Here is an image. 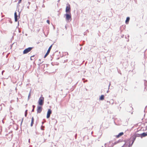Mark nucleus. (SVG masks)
<instances>
[{
    "mask_svg": "<svg viewBox=\"0 0 147 147\" xmlns=\"http://www.w3.org/2000/svg\"><path fill=\"white\" fill-rule=\"evenodd\" d=\"M23 121V118L22 119V120L21 121V124H20V125L21 126L22 125V122Z\"/></svg>",
    "mask_w": 147,
    "mask_h": 147,
    "instance_id": "b1692460",
    "label": "nucleus"
},
{
    "mask_svg": "<svg viewBox=\"0 0 147 147\" xmlns=\"http://www.w3.org/2000/svg\"><path fill=\"white\" fill-rule=\"evenodd\" d=\"M134 135L135 137H136V138L137 137H140V134L137 133L135 134H134Z\"/></svg>",
    "mask_w": 147,
    "mask_h": 147,
    "instance_id": "dca6fc26",
    "label": "nucleus"
},
{
    "mask_svg": "<svg viewBox=\"0 0 147 147\" xmlns=\"http://www.w3.org/2000/svg\"><path fill=\"white\" fill-rule=\"evenodd\" d=\"M2 122H3V120H2Z\"/></svg>",
    "mask_w": 147,
    "mask_h": 147,
    "instance_id": "09e8293b",
    "label": "nucleus"
},
{
    "mask_svg": "<svg viewBox=\"0 0 147 147\" xmlns=\"http://www.w3.org/2000/svg\"><path fill=\"white\" fill-rule=\"evenodd\" d=\"M32 107L33 109H34L35 107V106L34 105H33Z\"/></svg>",
    "mask_w": 147,
    "mask_h": 147,
    "instance_id": "cd10ccee",
    "label": "nucleus"
},
{
    "mask_svg": "<svg viewBox=\"0 0 147 147\" xmlns=\"http://www.w3.org/2000/svg\"><path fill=\"white\" fill-rule=\"evenodd\" d=\"M20 65H13V67L16 70L20 68Z\"/></svg>",
    "mask_w": 147,
    "mask_h": 147,
    "instance_id": "1a4fd4ad",
    "label": "nucleus"
},
{
    "mask_svg": "<svg viewBox=\"0 0 147 147\" xmlns=\"http://www.w3.org/2000/svg\"><path fill=\"white\" fill-rule=\"evenodd\" d=\"M52 113V111L50 109H49L48 110L47 115V118L48 119L49 118L51 114Z\"/></svg>",
    "mask_w": 147,
    "mask_h": 147,
    "instance_id": "423d86ee",
    "label": "nucleus"
},
{
    "mask_svg": "<svg viewBox=\"0 0 147 147\" xmlns=\"http://www.w3.org/2000/svg\"><path fill=\"white\" fill-rule=\"evenodd\" d=\"M76 136H77V134H76V135H75V137H76Z\"/></svg>",
    "mask_w": 147,
    "mask_h": 147,
    "instance_id": "e433bc0d",
    "label": "nucleus"
},
{
    "mask_svg": "<svg viewBox=\"0 0 147 147\" xmlns=\"http://www.w3.org/2000/svg\"><path fill=\"white\" fill-rule=\"evenodd\" d=\"M102 147H103V146H102Z\"/></svg>",
    "mask_w": 147,
    "mask_h": 147,
    "instance_id": "603ef678",
    "label": "nucleus"
},
{
    "mask_svg": "<svg viewBox=\"0 0 147 147\" xmlns=\"http://www.w3.org/2000/svg\"><path fill=\"white\" fill-rule=\"evenodd\" d=\"M52 45H51L50 46V47H49L46 54H45V55L44 56V58H45L47 56V55L49 54V53L50 52V50L51 49V47H52Z\"/></svg>",
    "mask_w": 147,
    "mask_h": 147,
    "instance_id": "0eeeda50",
    "label": "nucleus"
},
{
    "mask_svg": "<svg viewBox=\"0 0 147 147\" xmlns=\"http://www.w3.org/2000/svg\"><path fill=\"white\" fill-rule=\"evenodd\" d=\"M131 147V146H129V147Z\"/></svg>",
    "mask_w": 147,
    "mask_h": 147,
    "instance_id": "8fccbe9b",
    "label": "nucleus"
},
{
    "mask_svg": "<svg viewBox=\"0 0 147 147\" xmlns=\"http://www.w3.org/2000/svg\"><path fill=\"white\" fill-rule=\"evenodd\" d=\"M107 102H109V101H107Z\"/></svg>",
    "mask_w": 147,
    "mask_h": 147,
    "instance_id": "ea45409f",
    "label": "nucleus"
},
{
    "mask_svg": "<svg viewBox=\"0 0 147 147\" xmlns=\"http://www.w3.org/2000/svg\"><path fill=\"white\" fill-rule=\"evenodd\" d=\"M65 15L66 16V19L67 20H69L71 19V13H66Z\"/></svg>",
    "mask_w": 147,
    "mask_h": 147,
    "instance_id": "20e7f679",
    "label": "nucleus"
},
{
    "mask_svg": "<svg viewBox=\"0 0 147 147\" xmlns=\"http://www.w3.org/2000/svg\"><path fill=\"white\" fill-rule=\"evenodd\" d=\"M13 44V43L11 45V46H12Z\"/></svg>",
    "mask_w": 147,
    "mask_h": 147,
    "instance_id": "49530a36",
    "label": "nucleus"
},
{
    "mask_svg": "<svg viewBox=\"0 0 147 147\" xmlns=\"http://www.w3.org/2000/svg\"><path fill=\"white\" fill-rule=\"evenodd\" d=\"M42 126H41V129H42V130H43V129H42Z\"/></svg>",
    "mask_w": 147,
    "mask_h": 147,
    "instance_id": "473e14b6",
    "label": "nucleus"
},
{
    "mask_svg": "<svg viewBox=\"0 0 147 147\" xmlns=\"http://www.w3.org/2000/svg\"><path fill=\"white\" fill-rule=\"evenodd\" d=\"M47 22L49 24H50V21L49 20H47Z\"/></svg>",
    "mask_w": 147,
    "mask_h": 147,
    "instance_id": "393cba45",
    "label": "nucleus"
},
{
    "mask_svg": "<svg viewBox=\"0 0 147 147\" xmlns=\"http://www.w3.org/2000/svg\"><path fill=\"white\" fill-rule=\"evenodd\" d=\"M4 71V70H3L2 71V74H3V72Z\"/></svg>",
    "mask_w": 147,
    "mask_h": 147,
    "instance_id": "2f4dec72",
    "label": "nucleus"
},
{
    "mask_svg": "<svg viewBox=\"0 0 147 147\" xmlns=\"http://www.w3.org/2000/svg\"><path fill=\"white\" fill-rule=\"evenodd\" d=\"M47 67V65H46Z\"/></svg>",
    "mask_w": 147,
    "mask_h": 147,
    "instance_id": "3c124183",
    "label": "nucleus"
},
{
    "mask_svg": "<svg viewBox=\"0 0 147 147\" xmlns=\"http://www.w3.org/2000/svg\"><path fill=\"white\" fill-rule=\"evenodd\" d=\"M21 1L19 0L18 4H19V3H20L21 2Z\"/></svg>",
    "mask_w": 147,
    "mask_h": 147,
    "instance_id": "bb28decb",
    "label": "nucleus"
},
{
    "mask_svg": "<svg viewBox=\"0 0 147 147\" xmlns=\"http://www.w3.org/2000/svg\"><path fill=\"white\" fill-rule=\"evenodd\" d=\"M124 134L123 132H121L119 133L116 136V137L117 138H119V137L122 136Z\"/></svg>",
    "mask_w": 147,
    "mask_h": 147,
    "instance_id": "9b49d317",
    "label": "nucleus"
},
{
    "mask_svg": "<svg viewBox=\"0 0 147 147\" xmlns=\"http://www.w3.org/2000/svg\"><path fill=\"white\" fill-rule=\"evenodd\" d=\"M39 65V66H38V68H39V67H40V65Z\"/></svg>",
    "mask_w": 147,
    "mask_h": 147,
    "instance_id": "4c0bfd02",
    "label": "nucleus"
},
{
    "mask_svg": "<svg viewBox=\"0 0 147 147\" xmlns=\"http://www.w3.org/2000/svg\"><path fill=\"white\" fill-rule=\"evenodd\" d=\"M34 111V109H33L32 110V112H33Z\"/></svg>",
    "mask_w": 147,
    "mask_h": 147,
    "instance_id": "c756f323",
    "label": "nucleus"
},
{
    "mask_svg": "<svg viewBox=\"0 0 147 147\" xmlns=\"http://www.w3.org/2000/svg\"><path fill=\"white\" fill-rule=\"evenodd\" d=\"M128 36V37H129V35H128V36Z\"/></svg>",
    "mask_w": 147,
    "mask_h": 147,
    "instance_id": "37998d69",
    "label": "nucleus"
},
{
    "mask_svg": "<svg viewBox=\"0 0 147 147\" xmlns=\"http://www.w3.org/2000/svg\"><path fill=\"white\" fill-rule=\"evenodd\" d=\"M27 111H28V110H26L25 112V117H26L27 116Z\"/></svg>",
    "mask_w": 147,
    "mask_h": 147,
    "instance_id": "6ab92c4d",
    "label": "nucleus"
},
{
    "mask_svg": "<svg viewBox=\"0 0 147 147\" xmlns=\"http://www.w3.org/2000/svg\"><path fill=\"white\" fill-rule=\"evenodd\" d=\"M130 20V18L129 17H127L126 18V20H125V23L126 24H128Z\"/></svg>",
    "mask_w": 147,
    "mask_h": 147,
    "instance_id": "4468645a",
    "label": "nucleus"
},
{
    "mask_svg": "<svg viewBox=\"0 0 147 147\" xmlns=\"http://www.w3.org/2000/svg\"><path fill=\"white\" fill-rule=\"evenodd\" d=\"M88 81L87 80H84V81H83V82L84 83Z\"/></svg>",
    "mask_w": 147,
    "mask_h": 147,
    "instance_id": "c85d7f7f",
    "label": "nucleus"
},
{
    "mask_svg": "<svg viewBox=\"0 0 147 147\" xmlns=\"http://www.w3.org/2000/svg\"><path fill=\"white\" fill-rule=\"evenodd\" d=\"M114 103V101L113 99H112L109 101V103L113 105Z\"/></svg>",
    "mask_w": 147,
    "mask_h": 147,
    "instance_id": "a211bd4d",
    "label": "nucleus"
},
{
    "mask_svg": "<svg viewBox=\"0 0 147 147\" xmlns=\"http://www.w3.org/2000/svg\"><path fill=\"white\" fill-rule=\"evenodd\" d=\"M139 130H138L137 132H138Z\"/></svg>",
    "mask_w": 147,
    "mask_h": 147,
    "instance_id": "a18cd8bd",
    "label": "nucleus"
},
{
    "mask_svg": "<svg viewBox=\"0 0 147 147\" xmlns=\"http://www.w3.org/2000/svg\"><path fill=\"white\" fill-rule=\"evenodd\" d=\"M65 28H66V26H65Z\"/></svg>",
    "mask_w": 147,
    "mask_h": 147,
    "instance_id": "de8ad7c7",
    "label": "nucleus"
},
{
    "mask_svg": "<svg viewBox=\"0 0 147 147\" xmlns=\"http://www.w3.org/2000/svg\"><path fill=\"white\" fill-rule=\"evenodd\" d=\"M134 142L132 141V142L131 144H130L129 146H132V145L133 144Z\"/></svg>",
    "mask_w": 147,
    "mask_h": 147,
    "instance_id": "4be33fe9",
    "label": "nucleus"
},
{
    "mask_svg": "<svg viewBox=\"0 0 147 147\" xmlns=\"http://www.w3.org/2000/svg\"><path fill=\"white\" fill-rule=\"evenodd\" d=\"M85 78H83L82 79V80L84 81V80H85Z\"/></svg>",
    "mask_w": 147,
    "mask_h": 147,
    "instance_id": "f704fd0d",
    "label": "nucleus"
},
{
    "mask_svg": "<svg viewBox=\"0 0 147 147\" xmlns=\"http://www.w3.org/2000/svg\"><path fill=\"white\" fill-rule=\"evenodd\" d=\"M131 138H132V141H133V142H134L135 141V140H136V137H135L134 135L132 137H131Z\"/></svg>",
    "mask_w": 147,
    "mask_h": 147,
    "instance_id": "2eb2a0df",
    "label": "nucleus"
},
{
    "mask_svg": "<svg viewBox=\"0 0 147 147\" xmlns=\"http://www.w3.org/2000/svg\"><path fill=\"white\" fill-rule=\"evenodd\" d=\"M104 99V96L103 95H102L99 98V100H103Z\"/></svg>",
    "mask_w": 147,
    "mask_h": 147,
    "instance_id": "ddd939ff",
    "label": "nucleus"
},
{
    "mask_svg": "<svg viewBox=\"0 0 147 147\" xmlns=\"http://www.w3.org/2000/svg\"><path fill=\"white\" fill-rule=\"evenodd\" d=\"M114 145V144H113V143H112L111 146H109L108 147H113Z\"/></svg>",
    "mask_w": 147,
    "mask_h": 147,
    "instance_id": "412c9836",
    "label": "nucleus"
},
{
    "mask_svg": "<svg viewBox=\"0 0 147 147\" xmlns=\"http://www.w3.org/2000/svg\"><path fill=\"white\" fill-rule=\"evenodd\" d=\"M140 137L142 138L143 137H145L147 136V132H143L142 133L140 134Z\"/></svg>",
    "mask_w": 147,
    "mask_h": 147,
    "instance_id": "9d476101",
    "label": "nucleus"
},
{
    "mask_svg": "<svg viewBox=\"0 0 147 147\" xmlns=\"http://www.w3.org/2000/svg\"><path fill=\"white\" fill-rule=\"evenodd\" d=\"M123 36H124V35H123V36H122V37H123Z\"/></svg>",
    "mask_w": 147,
    "mask_h": 147,
    "instance_id": "c03bdc74",
    "label": "nucleus"
},
{
    "mask_svg": "<svg viewBox=\"0 0 147 147\" xmlns=\"http://www.w3.org/2000/svg\"><path fill=\"white\" fill-rule=\"evenodd\" d=\"M42 126H41V129H42V130H43V129H42Z\"/></svg>",
    "mask_w": 147,
    "mask_h": 147,
    "instance_id": "72a5a7b5",
    "label": "nucleus"
},
{
    "mask_svg": "<svg viewBox=\"0 0 147 147\" xmlns=\"http://www.w3.org/2000/svg\"><path fill=\"white\" fill-rule=\"evenodd\" d=\"M111 143V141H110V142H109V143Z\"/></svg>",
    "mask_w": 147,
    "mask_h": 147,
    "instance_id": "79ce46f5",
    "label": "nucleus"
},
{
    "mask_svg": "<svg viewBox=\"0 0 147 147\" xmlns=\"http://www.w3.org/2000/svg\"><path fill=\"white\" fill-rule=\"evenodd\" d=\"M34 55H33V56H31V57H30V59H31V60H32L33 59L32 58L33 57H34Z\"/></svg>",
    "mask_w": 147,
    "mask_h": 147,
    "instance_id": "5701e85b",
    "label": "nucleus"
},
{
    "mask_svg": "<svg viewBox=\"0 0 147 147\" xmlns=\"http://www.w3.org/2000/svg\"><path fill=\"white\" fill-rule=\"evenodd\" d=\"M33 48V47H29L27 48L24 51L23 53L24 54H26L28 53Z\"/></svg>",
    "mask_w": 147,
    "mask_h": 147,
    "instance_id": "f03ea898",
    "label": "nucleus"
},
{
    "mask_svg": "<svg viewBox=\"0 0 147 147\" xmlns=\"http://www.w3.org/2000/svg\"><path fill=\"white\" fill-rule=\"evenodd\" d=\"M34 117H32V118L31 122V123L30 124V126L31 127H32L33 125V124H34Z\"/></svg>",
    "mask_w": 147,
    "mask_h": 147,
    "instance_id": "f8f14e48",
    "label": "nucleus"
},
{
    "mask_svg": "<svg viewBox=\"0 0 147 147\" xmlns=\"http://www.w3.org/2000/svg\"><path fill=\"white\" fill-rule=\"evenodd\" d=\"M20 14V13H19V16H18L17 14V13L16 12H15L14 13V18H15V21L17 22L18 21V18H20L19 15Z\"/></svg>",
    "mask_w": 147,
    "mask_h": 147,
    "instance_id": "6e6552de",
    "label": "nucleus"
},
{
    "mask_svg": "<svg viewBox=\"0 0 147 147\" xmlns=\"http://www.w3.org/2000/svg\"><path fill=\"white\" fill-rule=\"evenodd\" d=\"M109 92V91L108 90H107V93H108Z\"/></svg>",
    "mask_w": 147,
    "mask_h": 147,
    "instance_id": "58836bf2",
    "label": "nucleus"
},
{
    "mask_svg": "<svg viewBox=\"0 0 147 147\" xmlns=\"http://www.w3.org/2000/svg\"><path fill=\"white\" fill-rule=\"evenodd\" d=\"M67 5H68L66 7L65 11L66 12V13H70L71 11L70 5L68 3H67Z\"/></svg>",
    "mask_w": 147,
    "mask_h": 147,
    "instance_id": "7ed1b4c3",
    "label": "nucleus"
},
{
    "mask_svg": "<svg viewBox=\"0 0 147 147\" xmlns=\"http://www.w3.org/2000/svg\"><path fill=\"white\" fill-rule=\"evenodd\" d=\"M44 98L42 96L40 97L38 101V105H39L42 106L43 105L44 103Z\"/></svg>",
    "mask_w": 147,
    "mask_h": 147,
    "instance_id": "f257e3e1",
    "label": "nucleus"
},
{
    "mask_svg": "<svg viewBox=\"0 0 147 147\" xmlns=\"http://www.w3.org/2000/svg\"><path fill=\"white\" fill-rule=\"evenodd\" d=\"M43 123H44V122H42V123L43 124Z\"/></svg>",
    "mask_w": 147,
    "mask_h": 147,
    "instance_id": "a19ab883",
    "label": "nucleus"
},
{
    "mask_svg": "<svg viewBox=\"0 0 147 147\" xmlns=\"http://www.w3.org/2000/svg\"><path fill=\"white\" fill-rule=\"evenodd\" d=\"M121 142V140H119L117 141H116V142H115L113 144L114 145L115 144H117V143H119V142Z\"/></svg>",
    "mask_w": 147,
    "mask_h": 147,
    "instance_id": "f3484780",
    "label": "nucleus"
},
{
    "mask_svg": "<svg viewBox=\"0 0 147 147\" xmlns=\"http://www.w3.org/2000/svg\"><path fill=\"white\" fill-rule=\"evenodd\" d=\"M111 85V82H110L109 83V86H108V89H109V87H110V86Z\"/></svg>",
    "mask_w": 147,
    "mask_h": 147,
    "instance_id": "a878e982",
    "label": "nucleus"
},
{
    "mask_svg": "<svg viewBox=\"0 0 147 147\" xmlns=\"http://www.w3.org/2000/svg\"><path fill=\"white\" fill-rule=\"evenodd\" d=\"M42 109V107L41 106H38L37 107V113H40Z\"/></svg>",
    "mask_w": 147,
    "mask_h": 147,
    "instance_id": "39448f33",
    "label": "nucleus"
},
{
    "mask_svg": "<svg viewBox=\"0 0 147 147\" xmlns=\"http://www.w3.org/2000/svg\"><path fill=\"white\" fill-rule=\"evenodd\" d=\"M107 144L106 143H105V147H106V145Z\"/></svg>",
    "mask_w": 147,
    "mask_h": 147,
    "instance_id": "c9c22d12",
    "label": "nucleus"
},
{
    "mask_svg": "<svg viewBox=\"0 0 147 147\" xmlns=\"http://www.w3.org/2000/svg\"><path fill=\"white\" fill-rule=\"evenodd\" d=\"M129 108H130V109H133V108H132V107H129Z\"/></svg>",
    "mask_w": 147,
    "mask_h": 147,
    "instance_id": "7c9ffc66",
    "label": "nucleus"
},
{
    "mask_svg": "<svg viewBox=\"0 0 147 147\" xmlns=\"http://www.w3.org/2000/svg\"><path fill=\"white\" fill-rule=\"evenodd\" d=\"M31 90H30L29 94V95H28V100L29 98H30V96H31V94H30V92H31Z\"/></svg>",
    "mask_w": 147,
    "mask_h": 147,
    "instance_id": "aec40b11",
    "label": "nucleus"
}]
</instances>
